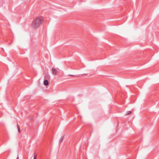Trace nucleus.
Listing matches in <instances>:
<instances>
[{
  "instance_id": "nucleus-6",
  "label": "nucleus",
  "mask_w": 159,
  "mask_h": 159,
  "mask_svg": "<svg viewBox=\"0 0 159 159\" xmlns=\"http://www.w3.org/2000/svg\"><path fill=\"white\" fill-rule=\"evenodd\" d=\"M132 113V112L130 111H128L126 113V115H129L131 114Z\"/></svg>"
},
{
  "instance_id": "nucleus-5",
  "label": "nucleus",
  "mask_w": 159,
  "mask_h": 159,
  "mask_svg": "<svg viewBox=\"0 0 159 159\" xmlns=\"http://www.w3.org/2000/svg\"><path fill=\"white\" fill-rule=\"evenodd\" d=\"M17 127H18V131L19 133H20V128L19 125L18 124H17Z\"/></svg>"
},
{
  "instance_id": "nucleus-4",
  "label": "nucleus",
  "mask_w": 159,
  "mask_h": 159,
  "mask_svg": "<svg viewBox=\"0 0 159 159\" xmlns=\"http://www.w3.org/2000/svg\"><path fill=\"white\" fill-rule=\"evenodd\" d=\"M65 135H64L59 140V143H61L63 140V138H64Z\"/></svg>"
},
{
  "instance_id": "nucleus-8",
  "label": "nucleus",
  "mask_w": 159,
  "mask_h": 159,
  "mask_svg": "<svg viewBox=\"0 0 159 159\" xmlns=\"http://www.w3.org/2000/svg\"><path fill=\"white\" fill-rule=\"evenodd\" d=\"M69 76H74V75H69Z\"/></svg>"
},
{
  "instance_id": "nucleus-10",
  "label": "nucleus",
  "mask_w": 159,
  "mask_h": 159,
  "mask_svg": "<svg viewBox=\"0 0 159 159\" xmlns=\"http://www.w3.org/2000/svg\"><path fill=\"white\" fill-rule=\"evenodd\" d=\"M57 69H58V70H59V69L58 68H57Z\"/></svg>"
},
{
  "instance_id": "nucleus-7",
  "label": "nucleus",
  "mask_w": 159,
  "mask_h": 159,
  "mask_svg": "<svg viewBox=\"0 0 159 159\" xmlns=\"http://www.w3.org/2000/svg\"><path fill=\"white\" fill-rule=\"evenodd\" d=\"M37 158V155H34V159H36Z\"/></svg>"
},
{
  "instance_id": "nucleus-3",
  "label": "nucleus",
  "mask_w": 159,
  "mask_h": 159,
  "mask_svg": "<svg viewBox=\"0 0 159 159\" xmlns=\"http://www.w3.org/2000/svg\"><path fill=\"white\" fill-rule=\"evenodd\" d=\"M43 84L46 86L48 85L49 84V82L48 80H44L43 82Z\"/></svg>"
},
{
  "instance_id": "nucleus-9",
  "label": "nucleus",
  "mask_w": 159,
  "mask_h": 159,
  "mask_svg": "<svg viewBox=\"0 0 159 159\" xmlns=\"http://www.w3.org/2000/svg\"><path fill=\"white\" fill-rule=\"evenodd\" d=\"M16 159H19V157L18 156V157H17Z\"/></svg>"
},
{
  "instance_id": "nucleus-1",
  "label": "nucleus",
  "mask_w": 159,
  "mask_h": 159,
  "mask_svg": "<svg viewBox=\"0 0 159 159\" xmlns=\"http://www.w3.org/2000/svg\"><path fill=\"white\" fill-rule=\"evenodd\" d=\"M43 20V18L41 16L34 19L32 25V27L34 29H37L40 26Z\"/></svg>"
},
{
  "instance_id": "nucleus-2",
  "label": "nucleus",
  "mask_w": 159,
  "mask_h": 159,
  "mask_svg": "<svg viewBox=\"0 0 159 159\" xmlns=\"http://www.w3.org/2000/svg\"><path fill=\"white\" fill-rule=\"evenodd\" d=\"M52 74L54 75H56L57 73H58V71L55 68H52Z\"/></svg>"
}]
</instances>
